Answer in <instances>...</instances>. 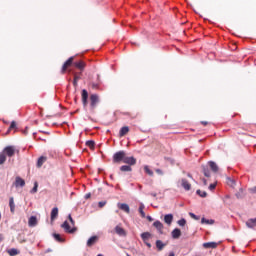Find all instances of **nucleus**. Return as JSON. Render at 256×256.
I'll list each match as a JSON object with an SVG mask.
<instances>
[{"instance_id": "34", "label": "nucleus", "mask_w": 256, "mask_h": 256, "mask_svg": "<svg viewBox=\"0 0 256 256\" xmlns=\"http://www.w3.org/2000/svg\"><path fill=\"white\" fill-rule=\"evenodd\" d=\"M203 174L206 176V177H211V172L209 171V168L203 166Z\"/></svg>"}, {"instance_id": "17", "label": "nucleus", "mask_w": 256, "mask_h": 256, "mask_svg": "<svg viewBox=\"0 0 256 256\" xmlns=\"http://www.w3.org/2000/svg\"><path fill=\"white\" fill-rule=\"evenodd\" d=\"M204 249H216L217 243L216 242H206L203 244Z\"/></svg>"}, {"instance_id": "35", "label": "nucleus", "mask_w": 256, "mask_h": 256, "mask_svg": "<svg viewBox=\"0 0 256 256\" xmlns=\"http://www.w3.org/2000/svg\"><path fill=\"white\" fill-rule=\"evenodd\" d=\"M86 145H87V147H89L90 149H93V148L95 147V141H93V140H88V141L86 142Z\"/></svg>"}, {"instance_id": "14", "label": "nucleus", "mask_w": 256, "mask_h": 256, "mask_svg": "<svg viewBox=\"0 0 256 256\" xmlns=\"http://www.w3.org/2000/svg\"><path fill=\"white\" fill-rule=\"evenodd\" d=\"M209 167L211 169V171H213V173H218L219 172V166L217 165V163L210 161L209 162Z\"/></svg>"}, {"instance_id": "5", "label": "nucleus", "mask_w": 256, "mask_h": 256, "mask_svg": "<svg viewBox=\"0 0 256 256\" xmlns=\"http://www.w3.org/2000/svg\"><path fill=\"white\" fill-rule=\"evenodd\" d=\"M62 229H64L66 231V233H75V231H77L76 227L71 228V226H69V222L65 221L62 225H61Z\"/></svg>"}, {"instance_id": "43", "label": "nucleus", "mask_w": 256, "mask_h": 256, "mask_svg": "<svg viewBox=\"0 0 256 256\" xmlns=\"http://www.w3.org/2000/svg\"><path fill=\"white\" fill-rule=\"evenodd\" d=\"M215 187H217L216 184H210V186H209L210 191H213V189H215Z\"/></svg>"}, {"instance_id": "4", "label": "nucleus", "mask_w": 256, "mask_h": 256, "mask_svg": "<svg viewBox=\"0 0 256 256\" xmlns=\"http://www.w3.org/2000/svg\"><path fill=\"white\" fill-rule=\"evenodd\" d=\"M73 61H75V57H70L62 66V70L61 73L65 74L67 69H69V67H71V65H73Z\"/></svg>"}, {"instance_id": "38", "label": "nucleus", "mask_w": 256, "mask_h": 256, "mask_svg": "<svg viewBox=\"0 0 256 256\" xmlns=\"http://www.w3.org/2000/svg\"><path fill=\"white\" fill-rule=\"evenodd\" d=\"M196 193L199 195V197H207V192L205 191L197 190Z\"/></svg>"}, {"instance_id": "10", "label": "nucleus", "mask_w": 256, "mask_h": 256, "mask_svg": "<svg viewBox=\"0 0 256 256\" xmlns=\"http://www.w3.org/2000/svg\"><path fill=\"white\" fill-rule=\"evenodd\" d=\"M181 185H182L183 189H185V191H191V183H189V181H187V179L183 178L181 180Z\"/></svg>"}, {"instance_id": "53", "label": "nucleus", "mask_w": 256, "mask_h": 256, "mask_svg": "<svg viewBox=\"0 0 256 256\" xmlns=\"http://www.w3.org/2000/svg\"><path fill=\"white\" fill-rule=\"evenodd\" d=\"M69 221L73 220V217H71V214L68 215Z\"/></svg>"}, {"instance_id": "56", "label": "nucleus", "mask_w": 256, "mask_h": 256, "mask_svg": "<svg viewBox=\"0 0 256 256\" xmlns=\"http://www.w3.org/2000/svg\"><path fill=\"white\" fill-rule=\"evenodd\" d=\"M203 183H204V185H207V180L203 179Z\"/></svg>"}, {"instance_id": "42", "label": "nucleus", "mask_w": 256, "mask_h": 256, "mask_svg": "<svg viewBox=\"0 0 256 256\" xmlns=\"http://www.w3.org/2000/svg\"><path fill=\"white\" fill-rule=\"evenodd\" d=\"M104 205H107V202L101 201V202L98 203V207H100V209H102V207H103Z\"/></svg>"}, {"instance_id": "6", "label": "nucleus", "mask_w": 256, "mask_h": 256, "mask_svg": "<svg viewBox=\"0 0 256 256\" xmlns=\"http://www.w3.org/2000/svg\"><path fill=\"white\" fill-rule=\"evenodd\" d=\"M123 163H125L126 165L131 167L133 165H137V159H135V157H133V156H131V157L125 156Z\"/></svg>"}, {"instance_id": "21", "label": "nucleus", "mask_w": 256, "mask_h": 256, "mask_svg": "<svg viewBox=\"0 0 256 256\" xmlns=\"http://www.w3.org/2000/svg\"><path fill=\"white\" fill-rule=\"evenodd\" d=\"M28 225H29V227L37 226V217L36 216H31L28 220Z\"/></svg>"}, {"instance_id": "51", "label": "nucleus", "mask_w": 256, "mask_h": 256, "mask_svg": "<svg viewBox=\"0 0 256 256\" xmlns=\"http://www.w3.org/2000/svg\"><path fill=\"white\" fill-rule=\"evenodd\" d=\"M187 177H189L190 179H193V175H191V174H187Z\"/></svg>"}, {"instance_id": "37", "label": "nucleus", "mask_w": 256, "mask_h": 256, "mask_svg": "<svg viewBox=\"0 0 256 256\" xmlns=\"http://www.w3.org/2000/svg\"><path fill=\"white\" fill-rule=\"evenodd\" d=\"M178 225L180 227H185V225H187V220H185V218L178 220Z\"/></svg>"}, {"instance_id": "2", "label": "nucleus", "mask_w": 256, "mask_h": 256, "mask_svg": "<svg viewBox=\"0 0 256 256\" xmlns=\"http://www.w3.org/2000/svg\"><path fill=\"white\" fill-rule=\"evenodd\" d=\"M126 156H127V154L125 153V151H123V150L118 151V152L114 153L112 161H113V163H124Z\"/></svg>"}, {"instance_id": "52", "label": "nucleus", "mask_w": 256, "mask_h": 256, "mask_svg": "<svg viewBox=\"0 0 256 256\" xmlns=\"http://www.w3.org/2000/svg\"><path fill=\"white\" fill-rule=\"evenodd\" d=\"M69 221L73 220V217H71V214L68 215Z\"/></svg>"}, {"instance_id": "25", "label": "nucleus", "mask_w": 256, "mask_h": 256, "mask_svg": "<svg viewBox=\"0 0 256 256\" xmlns=\"http://www.w3.org/2000/svg\"><path fill=\"white\" fill-rule=\"evenodd\" d=\"M153 225L160 233L163 231V223L161 221H155Z\"/></svg>"}, {"instance_id": "49", "label": "nucleus", "mask_w": 256, "mask_h": 256, "mask_svg": "<svg viewBox=\"0 0 256 256\" xmlns=\"http://www.w3.org/2000/svg\"><path fill=\"white\" fill-rule=\"evenodd\" d=\"M70 223H71V225H72V227H75V220H70Z\"/></svg>"}, {"instance_id": "18", "label": "nucleus", "mask_w": 256, "mask_h": 256, "mask_svg": "<svg viewBox=\"0 0 256 256\" xmlns=\"http://www.w3.org/2000/svg\"><path fill=\"white\" fill-rule=\"evenodd\" d=\"M15 187H25V180H23L21 177H16Z\"/></svg>"}, {"instance_id": "58", "label": "nucleus", "mask_w": 256, "mask_h": 256, "mask_svg": "<svg viewBox=\"0 0 256 256\" xmlns=\"http://www.w3.org/2000/svg\"><path fill=\"white\" fill-rule=\"evenodd\" d=\"M97 256H103V254H98Z\"/></svg>"}, {"instance_id": "20", "label": "nucleus", "mask_w": 256, "mask_h": 256, "mask_svg": "<svg viewBox=\"0 0 256 256\" xmlns=\"http://www.w3.org/2000/svg\"><path fill=\"white\" fill-rule=\"evenodd\" d=\"M129 133V126H123L119 131V137H125Z\"/></svg>"}, {"instance_id": "16", "label": "nucleus", "mask_w": 256, "mask_h": 256, "mask_svg": "<svg viewBox=\"0 0 256 256\" xmlns=\"http://www.w3.org/2000/svg\"><path fill=\"white\" fill-rule=\"evenodd\" d=\"M164 223H166V225H171L173 223V214H166L164 216Z\"/></svg>"}, {"instance_id": "7", "label": "nucleus", "mask_w": 256, "mask_h": 256, "mask_svg": "<svg viewBox=\"0 0 256 256\" xmlns=\"http://www.w3.org/2000/svg\"><path fill=\"white\" fill-rule=\"evenodd\" d=\"M4 155H7V157H13L15 155V147L7 146L4 148Z\"/></svg>"}, {"instance_id": "30", "label": "nucleus", "mask_w": 256, "mask_h": 256, "mask_svg": "<svg viewBox=\"0 0 256 256\" xmlns=\"http://www.w3.org/2000/svg\"><path fill=\"white\" fill-rule=\"evenodd\" d=\"M53 237L56 241H58V243H63L65 241V239H63L60 234L54 233Z\"/></svg>"}, {"instance_id": "33", "label": "nucleus", "mask_w": 256, "mask_h": 256, "mask_svg": "<svg viewBox=\"0 0 256 256\" xmlns=\"http://www.w3.org/2000/svg\"><path fill=\"white\" fill-rule=\"evenodd\" d=\"M144 209H145V205L140 204L139 213H140L142 218H145V211H143Z\"/></svg>"}, {"instance_id": "15", "label": "nucleus", "mask_w": 256, "mask_h": 256, "mask_svg": "<svg viewBox=\"0 0 256 256\" xmlns=\"http://www.w3.org/2000/svg\"><path fill=\"white\" fill-rule=\"evenodd\" d=\"M9 207H10V213H15V198L10 197L9 198Z\"/></svg>"}, {"instance_id": "46", "label": "nucleus", "mask_w": 256, "mask_h": 256, "mask_svg": "<svg viewBox=\"0 0 256 256\" xmlns=\"http://www.w3.org/2000/svg\"><path fill=\"white\" fill-rule=\"evenodd\" d=\"M91 198V193H88L85 195V199H90Z\"/></svg>"}, {"instance_id": "48", "label": "nucleus", "mask_w": 256, "mask_h": 256, "mask_svg": "<svg viewBox=\"0 0 256 256\" xmlns=\"http://www.w3.org/2000/svg\"><path fill=\"white\" fill-rule=\"evenodd\" d=\"M201 124L204 125V126H206V125H209V122H207V121H202Z\"/></svg>"}, {"instance_id": "40", "label": "nucleus", "mask_w": 256, "mask_h": 256, "mask_svg": "<svg viewBox=\"0 0 256 256\" xmlns=\"http://www.w3.org/2000/svg\"><path fill=\"white\" fill-rule=\"evenodd\" d=\"M39 187V184L37 182L34 183V187L31 190V193H37V188Z\"/></svg>"}, {"instance_id": "45", "label": "nucleus", "mask_w": 256, "mask_h": 256, "mask_svg": "<svg viewBox=\"0 0 256 256\" xmlns=\"http://www.w3.org/2000/svg\"><path fill=\"white\" fill-rule=\"evenodd\" d=\"M250 193H256V186L249 189Z\"/></svg>"}, {"instance_id": "24", "label": "nucleus", "mask_w": 256, "mask_h": 256, "mask_svg": "<svg viewBox=\"0 0 256 256\" xmlns=\"http://www.w3.org/2000/svg\"><path fill=\"white\" fill-rule=\"evenodd\" d=\"M141 239L143 240L144 243H147V241H149V239H151V233L143 232L141 234Z\"/></svg>"}, {"instance_id": "12", "label": "nucleus", "mask_w": 256, "mask_h": 256, "mask_svg": "<svg viewBox=\"0 0 256 256\" xmlns=\"http://www.w3.org/2000/svg\"><path fill=\"white\" fill-rule=\"evenodd\" d=\"M246 226L249 229H254V227H256V218H250L246 221Z\"/></svg>"}, {"instance_id": "55", "label": "nucleus", "mask_w": 256, "mask_h": 256, "mask_svg": "<svg viewBox=\"0 0 256 256\" xmlns=\"http://www.w3.org/2000/svg\"><path fill=\"white\" fill-rule=\"evenodd\" d=\"M148 221H153V218H151V216L147 217Z\"/></svg>"}, {"instance_id": "41", "label": "nucleus", "mask_w": 256, "mask_h": 256, "mask_svg": "<svg viewBox=\"0 0 256 256\" xmlns=\"http://www.w3.org/2000/svg\"><path fill=\"white\" fill-rule=\"evenodd\" d=\"M79 79H80L79 76H75V77H74V81H73L74 87H77V81H78Z\"/></svg>"}, {"instance_id": "39", "label": "nucleus", "mask_w": 256, "mask_h": 256, "mask_svg": "<svg viewBox=\"0 0 256 256\" xmlns=\"http://www.w3.org/2000/svg\"><path fill=\"white\" fill-rule=\"evenodd\" d=\"M189 215H190V217H191L192 219H195V221H199V219H200V217L197 216V215H195L193 212H190Z\"/></svg>"}, {"instance_id": "44", "label": "nucleus", "mask_w": 256, "mask_h": 256, "mask_svg": "<svg viewBox=\"0 0 256 256\" xmlns=\"http://www.w3.org/2000/svg\"><path fill=\"white\" fill-rule=\"evenodd\" d=\"M155 171H156V173H157L158 175H163V170H161V169H156Z\"/></svg>"}, {"instance_id": "11", "label": "nucleus", "mask_w": 256, "mask_h": 256, "mask_svg": "<svg viewBox=\"0 0 256 256\" xmlns=\"http://www.w3.org/2000/svg\"><path fill=\"white\" fill-rule=\"evenodd\" d=\"M98 241H99V237L97 236L90 237L87 241V247H93V245H95V243H97Z\"/></svg>"}, {"instance_id": "8", "label": "nucleus", "mask_w": 256, "mask_h": 256, "mask_svg": "<svg viewBox=\"0 0 256 256\" xmlns=\"http://www.w3.org/2000/svg\"><path fill=\"white\" fill-rule=\"evenodd\" d=\"M115 233H117L119 237H127V231H125L121 225L115 227Z\"/></svg>"}, {"instance_id": "54", "label": "nucleus", "mask_w": 256, "mask_h": 256, "mask_svg": "<svg viewBox=\"0 0 256 256\" xmlns=\"http://www.w3.org/2000/svg\"><path fill=\"white\" fill-rule=\"evenodd\" d=\"M92 88L93 89H97V85L96 84H92Z\"/></svg>"}, {"instance_id": "57", "label": "nucleus", "mask_w": 256, "mask_h": 256, "mask_svg": "<svg viewBox=\"0 0 256 256\" xmlns=\"http://www.w3.org/2000/svg\"><path fill=\"white\" fill-rule=\"evenodd\" d=\"M169 256H175V253L170 252V253H169Z\"/></svg>"}, {"instance_id": "3", "label": "nucleus", "mask_w": 256, "mask_h": 256, "mask_svg": "<svg viewBox=\"0 0 256 256\" xmlns=\"http://www.w3.org/2000/svg\"><path fill=\"white\" fill-rule=\"evenodd\" d=\"M81 101L84 109H87V107H89V92L85 89L81 92Z\"/></svg>"}, {"instance_id": "22", "label": "nucleus", "mask_w": 256, "mask_h": 256, "mask_svg": "<svg viewBox=\"0 0 256 256\" xmlns=\"http://www.w3.org/2000/svg\"><path fill=\"white\" fill-rule=\"evenodd\" d=\"M47 162V157L45 156H41L40 158H38V161H37V167L38 169H40V167H43V164Z\"/></svg>"}, {"instance_id": "31", "label": "nucleus", "mask_w": 256, "mask_h": 256, "mask_svg": "<svg viewBox=\"0 0 256 256\" xmlns=\"http://www.w3.org/2000/svg\"><path fill=\"white\" fill-rule=\"evenodd\" d=\"M201 223H205L206 225H213L215 223V220L211 219V220H207L205 218L201 219Z\"/></svg>"}, {"instance_id": "19", "label": "nucleus", "mask_w": 256, "mask_h": 256, "mask_svg": "<svg viewBox=\"0 0 256 256\" xmlns=\"http://www.w3.org/2000/svg\"><path fill=\"white\" fill-rule=\"evenodd\" d=\"M59 215V208L55 207L51 211V221H55Z\"/></svg>"}, {"instance_id": "23", "label": "nucleus", "mask_w": 256, "mask_h": 256, "mask_svg": "<svg viewBox=\"0 0 256 256\" xmlns=\"http://www.w3.org/2000/svg\"><path fill=\"white\" fill-rule=\"evenodd\" d=\"M181 237V230L176 228L172 231V239H179Z\"/></svg>"}, {"instance_id": "47", "label": "nucleus", "mask_w": 256, "mask_h": 256, "mask_svg": "<svg viewBox=\"0 0 256 256\" xmlns=\"http://www.w3.org/2000/svg\"><path fill=\"white\" fill-rule=\"evenodd\" d=\"M145 243V245H147V247L149 248V249H151V243H148V241H146V242H144Z\"/></svg>"}, {"instance_id": "13", "label": "nucleus", "mask_w": 256, "mask_h": 256, "mask_svg": "<svg viewBox=\"0 0 256 256\" xmlns=\"http://www.w3.org/2000/svg\"><path fill=\"white\" fill-rule=\"evenodd\" d=\"M74 66L77 68V69H80V71H83L85 69V67L87 66V64H85V62H83L82 60L78 61V62H75L74 63Z\"/></svg>"}, {"instance_id": "50", "label": "nucleus", "mask_w": 256, "mask_h": 256, "mask_svg": "<svg viewBox=\"0 0 256 256\" xmlns=\"http://www.w3.org/2000/svg\"><path fill=\"white\" fill-rule=\"evenodd\" d=\"M3 239H5V237L3 236V234H0V243L1 241H3Z\"/></svg>"}, {"instance_id": "27", "label": "nucleus", "mask_w": 256, "mask_h": 256, "mask_svg": "<svg viewBox=\"0 0 256 256\" xmlns=\"http://www.w3.org/2000/svg\"><path fill=\"white\" fill-rule=\"evenodd\" d=\"M7 253L10 255V256H16V255H19V250H17V248H11L9 250H7Z\"/></svg>"}, {"instance_id": "28", "label": "nucleus", "mask_w": 256, "mask_h": 256, "mask_svg": "<svg viewBox=\"0 0 256 256\" xmlns=\"http://www.w3.org/2000/svg\"><path fill=\"white\" fill-rule=\"evenodd\" d=\"M156 247H157L158 251H163V247H165V244L163 243V241L157 240Z\"/></svg>"}, {"instance_id": "26", "label": "nucleus", "mask_w": 256, "mask_h": 256, "mask_svg": "<svg viewBox=\"0 0 256 256\" xmlns=\"http://www.w3.org/2000/svg\"><path fill=\"white\" fill-rule=\"evenodd\" d=\"M120 171H122L123 173L131 172L133 171V168H131V166L129 165H123L120 167Z\"/></svg>"}, {"instance_id": "32", "label": "nucleus", "mask_w": 256, "mask_h": 256, "mask_svg": "<svg viewBox=\"0 0 256 256\" xmlns=\"http://www.w3.org/2000/svg\"><path fill=\"white\" fill-rule=\"evenodd\" d=\"M13 129H17V122L12 121L10 124V127L8 128L7 133H9L10 131H13Z\"/></svg>"}, {"instance_id": "36", "label": "nucleus", "mask_w": 256, "mask_h": 256, "mask_svg": "<svg viewBox=\"0 0 256 256\" xmlns=\"http://www.w3.org/2000/svg\"><path fill=\"white\" fill-rule=\"evenodd\" d=\"M7 161V156L4 153L0 154V165H3Z\"/></svg>"}, {"instance_id": "1", "label": "nucleus", "mask_w": 256, "mask_h": 256, "mask_svg": "<svg viewBox=\"0 0 256 256\" xmlns=\"http://www.w3.org/2000/svg\"><path fill=\"white\" fill-rule=\"evenodd\" d=\"M99 103H101V98L97 94H91L89 96V105L88 111L89 113H95V109H97Z\"/></svg>"}, {"instance_id": "9", "label": "nucleus", "mask_w": 256, "mask_h": 256, "mask_svg": "<svg viewBox=\"0 0 256 256\" xmlns=\"http://www.w3.org/2000/svg\"><path fill=\"white\" fill-rule=\"evenodd\" d=\"M118 209H121V211H124V213H131V209L129 208L128 204L125 203H118Z\"/></svg>"}, {"instance_id": "29", "label": "nucleus", "mask_w": 256, "mask_h": 256, "mask_svg": "<svg viewBox=\"0 0 256 256\" xmlns=\"http://www.w3.org/2000/svg\"><path fill=\"white\" fill-rule=\"evenodd\" d=\"M144 171H145L146 175H149L150 177H153V175H154L153 170H151V168H149V166L145 165L144 166Z\"/></svg>"}]
</instances>
